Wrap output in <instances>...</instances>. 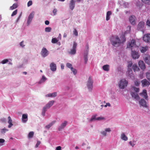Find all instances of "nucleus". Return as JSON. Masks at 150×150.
Returning <instances> with one entry per match:
<instances>
[{"label":"nucleus","mask_w":150,"mask_h":150,"mask_svg":"<svg viewBox=\"0 0 150 150\" xmlns=\"http://www.w3.org/2000/svg\"><path fill=\"white\" fill-rule=\"evenodd\" d=\"M54 101V100H51L44 107L47 109H49L53 104Z\"/></svg>","instance_id":"10"},{"label":"nucleus","mask_w":150,"mask_h":150,"mask_svg":"<svg viewBox=\"0 0 150 150\" xmlns=\"http://www.w3.org/2000/svg\"><path fill=\"white\" fill-rule=\"evenodd\" d=\"M61 147L60 146H57L56 147V150H61Z\"/></svg>","instance_id":"61"},{"label":"nucleus","mask_w":150,"mask_h":150,"mask_svg":"<svg viewBox=\"0 0 150 150\" xmlns=\"http://www.w3.org/2000/svg\"><path fill=\"white\" fill-rule=\"evenodd\" d=\"M67 66L69 68L71 69V68L72 67V65L71 64L69 63H67Z\"/></svg>","instance_id":"53"},{"label":"nucleus","mask_w":150,"mask_h":150,"mask_svg":"<svg viewBox=\"0 0 150 150\" xmlns=\"http://www.w3.org/2000/svg\"><path fill=\"white\" fill-rule=\"evenodd\" d=\"M47 109L44 107L43 108L42 111V115L43 116H45V113L47 111Z\"/></svg>","instance_id":"33"},{"label":"nucleus","mask_w":150,"mask_h":150,"mask_svg":"<svg viewBox=\"0 0 150 150\" xmlns=\"http://www.w3.org/2000/svg\"><path fill=\"white\" fill-rule=\"evenodd\" d=\"M112 12L111 11H108L106 14V20L108 21L110 19V16L111 15Z\"/></svg>","instance_id":"24"},{"label":"nucleus","mask_w":150,"mask_h":150,"mask_svg":"<svg viewBox=\"0 0 150 150\" xmlns=\"http://www.w3.org/2000/svg\"><path fill=\"white\" fill-rule=\"evenodd\" d=\"M52 28L50 27H46L45 29V31L46 32H49L51 31Z\"/></svg>","instance_id":"35"},{"label":"nucleus","mask_w":150,"mask_h":150,"mask_svg":"<svg viewBox=\"0 0 150 150\" xmlns=\"http://www.w3.org/2000/svg\"><path fill=\"white\" fill-rule=\"evenodd\" d=\"M1 121L3 123L6 122V119L4 118H2L0 119Z\"/></svg>","instance_id":"58"},{"label":"nucleus","mask_w":150,"mask_h":150,"mask_svg":"<svg viewBox=\"0 0 150 150\" xmlns=\"http://www.w3.org/2000/svg\"><path fill=\"white\" fill-rule=\"evenodd\" d=\"M32 4V1H29L27 4V6L28 7L30 6H31Z\"/></svg>","instance_id":"52"},{"label":"nucleus","mask_w":150,"mask_h":150,"mask_svg":"<svg viewBox=\"0 0 150 150\" xmlns=\"http://www.w3.org/2000/svg\"><path fill=\"white\" fill-rule=\"evenodd\" d=\"M88 83L89 84H92L93 83V80L90 77H89L88 78Z\"/></svg>","instance_id":"36"},{"label":"nucleus","mask_w":150,"mask_h":150,"mask_svg":"<svg viewBox=\"0 0 150 150\" xmlns=\"http://www.w3.org/2000/svg\"><path fill=\"white\" fill-rule=\"evenodd\" d=\"M28 115L27 114H23L22 115V121L23 123H25L28 120Z\"/></svg>","instance_id":"16"},{"label":"nucleus","mask_w":150,"mask_h":150,"mask_svg":"<svg viewBox=\"0 0 150 150\" xmlns=\"http://www.w3.org/2000/svg\"><path fill=\"white\" fill-rule=\"evenodd\" d=\"M84 59L85 63L86 64L87 62V61H88V60L87 55H84Z\"/></svg>","instance_id":"41"},{"label":"nucleus","mask_w":150,"mask_h":150,"mask_svg":"<svg viewBox=\"0 0 150 150\" xmlns=\"http://www.w3.org/2000/svg\"><path fill=\"white\" fill-rule=\"evenodd\" d=\"M135 17L134 16H131L129 18V20L130 23L133 25L135 24Z\"/></svg>","instance_id":"18"},{"label":"nucleus","mask_w":150,"mask_h":150,"mask_svg":"<svg viewBox=\"0 0 150 150\" xmlns=\"http://www.w3.org/2000/svg\"><path fill=\"white\" fill-rule=\"evenodd\" d=\"M120 84H127L128 81L125 79H122L120 81Z\"/></svg>","instance_id":"23"},{"label":"nucleus","mask_w":150,"mask_h":150,"mask_svg":"<svg viewBox=\"0 0 150 150\" xmlns=\"http://www.w3.org/2000/svg\"><path fill=\"white\" fill-rule=\"evenodd\" d=\"M57 9L56 8H54L53 10V14L54 15H55L56 14V13H57Z\"/></svg>","instance_id":"55"},{"label":"nucleus","mask_w":150,"mask_h":150,"mask_svg":"<svg viewBox=\"0 0 150 150\" xmlns=\"http://www.w3.org/2000/svg\"><path fill=\"white\" fill-rule=\"evenodd\" d=\"M132 55L133 59H138L139 57V55L137 52L133 51L132 50Z\"/></svg>","instance_id":"7"},{"label":"nucleus","mask_w":150,"mask_h":150,"mask_svg":"<svg viewBox=\"0 0 150 150\" xmlns=\"http://www.w3.org/2000/svg\"><path fill=\"white\" fill-rule=\"evenodd\" d=\"M132 68L134 72L138 71L139 70V68L136 64H134L132 65Z\"/></svg>","instance_id":"25"},{"label":"nucleus","mask_w":150,"mask_h":150,"mask_svg":"<svg viewBox=\"0 0 150 150\" xmlns=\"http://www.w3.org/2000/svg\"><path fill=\"white\" fill-rule=\"evenodd\" d=\"M127 85H119V88L121 89L125 88Z\"/></svg>","instance_id":"45"},{"label":"nucleus","mask_w":150,"mask_h":150,"mask_svg":"<svg viewBox=\"0 0 150 150\" xmlns=\"http://www.w3.org/2000/svg\"><path fill=\"white\" fill-rule=\"evenodd\" d=\"M136 41L134 40H132L130 42H129L128 44L127 45V47L131 48L132 50V48L136 47Z\"/></svg>","instance_id":"2"},{"label":"nucleus","mask_w":150,"mask_h":150,"mask_svg":"<svg viewBox=\"0 0 150 150\" xmlns=\"http://www.w3.org/2000/svg\"><path fill=\"white\" fill-rule=\"evenodd\" d=\"M142 2H143L144 3L149 4L150 2V0H142Z\"/></svg>","instance_id":"43"},{"label":"nucleus","mask_w":150,"mask_h":150,"mask_svg":"<svg viewBox=\"0 0 150 150\" xmlns=\"http://www.w3.org/2000/svg\"><path fill=\"white\" fill-rule=\"evenodd\" d=\"M142 84H150L149 82L146 79H144L141 81Z\"/></svg>","instance_id":"29"},{"label":"nucleus","mask_w":150,"mask_h":150,"mask_svg":"<svg viewBox=\"0 0 150 150\" xmlns=\"http://www.w3.org/2000/svg\"><path fill=\"white\" fill-rule=\"evenodd\" d=\"M121 138V139L125 141H127V137L124 133L122 134Z\"/></svg>","instance_id":"30"},{"label":"nucleus","mask_w":150,"mask_h":150,"mask_svg":"<svg viewBox=\"0 0 150 150\" xmlns=\"http://www.w3.org/2000/svg\"><path fill=\"white\" fill-rule=\"evenodd\" d=\"M5 142V140L2 139H0V146L3 145V143Z\"/></svg>","instance_id":"40"},{"label":"nucleus","mask_w":150,"mask_h":150,"mask_svg":"<svg viewBox=\"0 0 150 150\" xmlns=\"http://www.w3.org/2000/svg\"><path fill=\"white\" fill-rule=\"evenodd\" d=\"M55 122L56 121H52L51 123H50L49 125H46L45 126V128L47 129H49L50 127H51L53 125H54L55 123Z\"/></svg>","instance_id":"28"},{"label":"nucleus","mask_w":150,"mask_h":150,"mask_svg":"<svg viewBox=\"0 0 150 150\" xmlns=\"http://www.w3.org/2000/svg\"><path fill=\"white\" fill-rule=\"evenodd\" d=\"M8 123L9 124V125L8 126V128H10L13 125V124L12 123V120L10 116L8 117Z\"/></svg>","instance_id":"22"},{"label":"nucleus","mask_w":150,"mask_h":150,"mask_svg":"<svg viewBox=\"0 0 150 150\" xmlns=\"http://www.w3.org/2000/svg\"><path fill=\"white\" fill-rule=\"evenodd\" d=\"M131 95L132 97L134 98L136 100H138L139 98V97L138 94L137 93H136L134 92H132L131 93Z\"/></svg>","instance_id":"20"},{"label":"nucleus","mask_w":150,"mask_h":150,"mask_svg":"<svg viewBox=\"0 0 150 150\" xmlns=\"http://www.w3.org/2000/svg\"><path fill=\"white\" fill-rule=\"evenodd\" d=\"M48 51L45 48H43L41 51V54L43 57H45L48 54Z\"/></svg>","instance_id":"6"},{"label":"nucleus","mask_w":150,"mask_h":150,"mask_svg":"<svg viewBox=\"0 0 150 150\" xmlns=\"http://www.w3.org/2000/svg\"><path fill=\"white\" fill-rule=\"evenodd\" d=\"M41 142L40 141H38L35 145V147H38V146L40 144Z\"/></svg>","instance_id":"56"},{"label":"nucleus","mask_w":150,"mask_h":150,"mask_svg":"<svg viewBox=\"0 0 150 150\" xmlns=\"http://www.w3.org/2000/svg\"><path fill=\"white\" fill-rule=\"evenodd\" d=\"M111 41L112 42V45L115 47L118 46L121 43L120 40L117 36L113 37L111 39Z\"/></svg>","instance_id":"1"},{"label":"nucleus","mask_w":150,"mask_h":150,"mask_svg":"<svg viewBox=\"0 0 150 150\" xmlns=\"http://www.w3.org/2000/svg\"><path fill=\"white\" fill-rule=\"evenodd\" d=\"M138 64L139 66L143 70L145 69V65L143 61H139V62Z\"/></svg>","instance_id":"12"},{"label":"nucleus","mask_w":150,"mask_h":150,"mask_svg":"<svg viewBox=\"0 0 150 150\" xmlns=\"http://www.w3.org/2000/svg\"><path fill=\"white\" fill-rule=\"evenodd\" d=\"M34 132H30L28 135V137L29 138H32L33 137L34 135Z\"/></svg>","instance_id":"32"},{"label":"nucleus","mask_w":150,"mask_h":150,"mask_svg":"<svg viewBox=\"0 0 150 150\" xmlns=\"http://www.w3.org/2000/svg\"><path fill=\"white\" fill-rule=\"evenodd\" d=\"M8 62V59H4V60H2L1 62V63L2 64H5L6 63H7V62Z\"/></svg>","instance_id":"47"},{"label":"nucleus","mask_w":150,"mask_h":150,"mask_svg":"<svg viewBox=\"0 0 150 150\" xmlns=\"http://www.w3.org/2000/svg\"><path fill=\"white\" fill-rule=\"evenodd\" d=\"M140 83V82L138 80H137L134 83V84H139Z\"/></svg>","instance_id":"57"},{"label":"nucleus","mask_w":150,"mask_h":150,"mask_svg":"<svg viewBox=\"0 0 150 150\" xmlns=\"http://www.w3.org/2000/svg\"><path fill=\"white\" fill-rule=\"evenodd\" d=\"M143 57L146 63L150 65V56L148 54H144Z\"/></svg>","instance_id":"4"},{"label":"nucleus","mask_w":150,"mask_h":150,"mask_svg":"<svg viewBox=\"0 0 150 150\" xmlns=\"http://www.w3.org/2000/svg\"><path fill=\"white\" fill-rule=\"evenodd\" d=\"M73 33L76 36L78 35V33L76 30L75 29L73 31Z\"/></svg>","instance_id":"49"},{"label":"nucleus","mask_w":150,"mask_h":150,"mask_svg":"<svg viewBox=\"0 0 150 150\" xmlns=\"http://www.w3.org/2000/svg\"><path fill=\"white\" fill-rule=\"evenodd\" d=\"M146 76L147 79L150 81V73L146 72Z\"/></svg>","instance_id":"37"},{"label":"nucleus","mask_w":150,"mask_h":150,"mask_svg":"<svg viewBox=\"0 0 150 150\" xmlns=\"http://www.w3.org/2000/svg\"><path fill=\"white\" fill-rule=\"evenodd\" d=\"M50 22L46 20L45 21V24L46 25H48L49 24Z\"/></svg>","instance_id":"63"},{"label":"nucleus","mask_w":150,"mask_h":150,"mask_svg":"<svg viewBox=\"0 0 150 150\" xmlns=\"http://www.w3.org/2000/svg\"><path fill=\"white\" fill-rule=\"evenodd\" d=\"M57 95L56 92H54L52 93H50L45 95L46 97H54Z\"/></svg>","instance_id":"21"},{"label":"nucleus","mask_w":150,"mask_h":150,"mask_svg":"<svg viewBox=\"0 0 150 150\" xmlns=\"http://www.w3.org/2000/svg\"><path fill=\"white\" fill-rule=\"evenodd\" d=\"M58 41V40L56 38H53L52 40V42L53 43H56Z\"/></svg>","instance_id":"38"},{"label":"nucleus","mask_w":150,"mask_h":150,"mask_svg":"<svg viewBox=\"0 0 150 150\" xmlns=\"http://www.w3.org/2000/svg\"><path fill=\"white\" fill-rule=\"evenodd\" d=\"M148 49V47L147 46L142 47L140 49V51L142 53H144Z\"/></svg>","instance_id":"26"},{"label":"nucleus","mask_w":150,"mask_h":150,"mask_svg":"<svg viewBox=\"0 0 150 150\" xmlns=\"http://www.w3.org/2000/svg\"><path fill=\"white\" fill-rule=\"evenodd\" d=\"M139 95L141 96L144 98L146 100H147L148 99L147 91L145 89L143 90L142 92L140 93Z\"/></svg>","instance_id":"8"},{"label":"nucleus","mask_w":150,"mask_h":150,"mask_svg":"<svg viewBox=\"0 0 150 150\" xmlns=\"http://www.w3.org/2000/svg\"><path fill=\"white\" fill-rule=\"evenodd\" d=\"M18 7V5L17 4L15 3L12 6H11L10 7V9L11 10H13L16 8H17Z\"/></svg>","instance_id":"31"},{"label":"nucleus","mask_w":150,"mask_h":150,"mask_svg":"<svg viewBox=\"0 0 150 150\" xmlns=\"http://www.w3.org/2000/svg\"><path fill=\"white\" fill-rule=\"evenodd\" d=\"M50 67L51 70L52 71H55L56 70L57 67L55 64L52 62L50 65Z\"/></svg>","instance_id":"13"},{"label":"nucleus","mask_w":150,"mask_h":150,"mask_svg":"<svg viewBox=\"0 0 150 150\" xmlns=\"http://www.w3.org/2000/svg\"><path fill=\"white\" fill-rule=\"evenodd\" d=\"M97 116V115H93L92 116V117H91V119L90 120V121L91 122L93 121L94 120H96V117Z\"/></svg>","instance_id":"34"},{"label":"nucleus","mask_w":150,"mask_h":150,"mask_svg":"<svg viewBox=\"0 0 150 150\" xmlns=\"http://www.w3.org/2000/svg\"><path fill=\"white\" fill-rule=\"evenodd\" d=\"M146 24L149 26H150V19L147 20L146 22Z\"/></svg>","instance_id":"54"},{"label":"nucleus","mask_w":150,"mask_h":150,"mask_svg":"<svg viewBox=\"0 0 150 150\" xmlns=\"http://www.w3.org/2000/svg\"><path fill=\"white\" fill-rule=\"evenodd\" d=\"M139 103L140 105L144 107H146L147 105L146 101L143 99H141L139 101Z\"/></svg>","instance_id":"15"},{"label":"nucleus","mask_w":150,"mask_h":150,"mask_svg":"<svg viewBox=\"0 0 150 150\" xmlns=\"http://www.w3.org/2000/svg\"><path fill=\"white\" fill-rule=\"evenodd\" d=\"M75 1L74 0H71L70 1V2L69 4V7L70 9L73 10L75 7Z\"/></svg>","instance_id":"17"},{"label":"nucleus","mask_w":150,"mask_h":150,"mask_svg":"<svg viewBox=\"0 0 150 150\" xmlns=\"http://www.w3.org/2000/svg\"><path fill=\"white\" fill-rule=\"evenodd\" d=\"M101 133L104 136H105L106 135V132L105 131L102 132Z\"/></svg>","instance_id":"59"},{"label":"nucleus","mask_w":150,"mask_h":150,"mask_svg":"<svg viewBox=\"0 0 150 150\" xmlns=\"http://www.w3.org/2000/svg\"><path fill=\"white\" fill-rule=\"evenodd\" d=\"M87 87L89 91H91L93 88V85H88Z\"/></svg>","instance_id":"48"},{"label":"nucleus","mask_w":150,"mask_h":150,"mask_svg":"<svg viewBox=\"0 0 150 150\" xmlns=\"http://www.w3.org/2000/svg\"><path fill=\"white\" fill-rule=\"evenodd\" d=\"M144 21L140 22L138 25L137 29L140 30L142 28L144 27Z\"/></svg>","instance_id":"14"},{"label":"nucleus","mask_w":150,"mask_h":150,"mask_svg":"<svg viewBox=\"0 0 150 150\" xmlns=\"http://www.w3.org/2000/svg\"><path fill=\"white\" fill-rule=\"evenodd\" d=\"M77 45V43L76 42H74L72 49L71 50V51L69 53L70 54H74L76 53Z\"/></svg>","instance_id":"5"},{"label":"nucleus","mask_w":150,"mask_h":150,"mask_svg":"<svg viewBox=\"0 0 150 150\" xmlns=\"http://www.w3.org/2000/svg\"><path fill=\"white\" fill-rule=\"evenodd\" d=\"M134 90L136 92H138L139 91V88H138L133 87H132Z\"/></svg>","instance_id":"46"},{"label":"nucleus","mask_w":150,"mask_h":150,"mask_svg":"<svg viewBox=\"0 0 150 150\" xmlns=\"http://www.w3.org/2000/svg\"><path fill=\"white\" fill-rule=\"evenodd\" d=\"M67 122V121H64L58 128V130L59 131H60L66 126Z\"/></svg>","instance_id":"11"},{"label":"nucleus","mask_w":150,"mask_h":150,"mask_svg":"<svg viewBox=\"0 0 150 150\" xmlns=\"http://www.w3.org/2000/svg\"><path fill=\"white\" fill-rule=\"evenodd\" d=\"M17 13V10L16 9L14 11L11 15V16H13L15 15H16Z\"/></svg>","instance_id":"44"},{"label":"nucleus","mask_w":150,"mask_h":150,"mask_svg":"<svg viewBox=\"0 0 150 150\" xmlns=\"http://www.w3.org/2000/svg\"><path fill=\"white\" fill-rule=\"evenodd\" d=\"M129 144L132 146H134V144H132V142L131 141H130L129 142Z\"/></svg>","instance_id":"64"},{"label":"nucleus","mask_w":150,"mask_h":150,"mask_svg":"<svg viewBox=\"0 0 150 150\" xmlns=\"http://www.w3.org/2000/svg\"><path fill=\"white\" fill-rule=\"evenodd\" d=\"M132 62L130 61V62H128V72L129 74V73H130L131 72H132V70L131 68V67L132 66Z\"/></svg>","instance_id":"19"},{"label":"nucleus","mask_w":150,"mask_h":150,"mask_svg":"<svg viewBox=\"0 0 150 150\" xmlns=\"http://www.w3.org/2000/svg\"><path fill=\"white\" fill-rule=\"evenodd\" d=\"M34 16V12H32L29 15L27 21V24L28 25H29L31 22Z\"/></svg>","instance_id":"9"},{"label":"nucleus","mask_w":150,"mask_h":150,"mask_svg":"<svg viewBox=\"0 0 150 150\" xmlns=\"http://www.w3.org/2000/svg\"><path fill=\"white\" fill-rule=\"evenodd\" d=\"M103 68L104 70L108 71L109 70V66L107 64L105 65L103 67Z\"/></svg>","instance_id":"27"},{"label":"nucleus","mask_w":150,"mask_h":150,"mask_svg":"<svg viewBox=\"0 0 150 150\" xmlns=\"http://www.w3.org/2000/svg\"><path fill=\"white\" fill-rule=\"evenodd\" d=\"M8 131V130L7 129H6L4 128L3 129H1V133L4 134L5 133L6 131Z\"/></svg>","instance_id":"39"},{"label":"nucleus","mask_w":150,"mask_h":150,"mask_svg":"<svg viewBox=\"0 0 150 150\" xmlns=\"http://www.w3.org/2000/svg\"><path fill=\"white\" fill-rule=\"evenodd\" d=\"M105 118L102 117H96V120H105Z\"/></svg>","instance_id":"50"},{"label":"nucleus","mask_w":150,"mask_h":150,"mask_svg":"<svg viewBox=\"0 0 150 150\" xmlns=\"http://www.w3.org/2000/svg\"><path fill=\"white\" fill-rule=\"evenodd\" d=\"M46 80V78L44 76H42L41 81L42 82L45 81Z\"/></svg>","instance_id":"51"},{"label":"nucleus","mask_w":150,"mask_h":150,"mask_svg":"<svg viewBox=\"0 0 150 150\" xmlns=\"http://www.w3.org/2000/svg\"><path fill=\"white\" fill-rule=\"evenodd\" d=\"M143 40L147 43L150 42V34H145L143 38Z\"/></svg>","instance_id":"3"},{"label":"nucleus","mask_w":150,"mask_h":150,"mask_svg":"<svg viewBox=\"0 0 150 150\" xmlns=\"http://www.w3.org/2000/svg\"><path fill=\"white\" fill-rule=\"evenodd\" d=\"M71 70L73 72L74 74V75H75L76 73H77V71H76V70L73 67H72L71 68Z\"/></svg>","instance_id":"42"},{"label":"nucleus","mask_w":150,"mask_h":150,"mask_svg":"<svg viewBox=\"0 0 150 150\" xmlns=\"http://www.w3.org/2000/svg\"><path fill=\"white\" fill-rule=\"evenodd\" d=\"M105 131L106 132H110L111 131V129L110 128H108L105 129Z\"/></svg>","instance_id":"60"},{"label":"nucleus","mask_w":150,"mask_h":150,"mask_svg":"<svg viewBox=\"0 0 150 150\" xmlns=\"http://www.w3.org/2000/svg\"><path fill=\"white\" fill-rule=\"evenodd\" d=\"M20 45L22 47H23L25 45H23V41H22L20 43Z\"/></svg>","instance_id":"62"}]
</instances>
